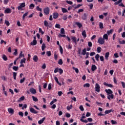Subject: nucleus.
<instances>
[{
  "mask_svg": "<svg viewBox=\"0 0 125 125\" xmlns=\"http://www.w3.org/2000/svg\"><path fill=\"white\" fill-rule=\"evenodd\" d=\"M122 1H123V0H119L118 1L115 2L114 3V4H115V5H118V4H119V3H121Z\"/></svg>",
  "mask_w": 125,
  "mask_h": 125,
  "instance_id": "38",
  "label": "nucleus"
},
{
  "mask_svg": "<svg viewBox=\"0 0 125 125\" xmlns=\"http://www.w3.org/2000/svg\"><path fill=\"white\" fill-rule=\"evenodd\" d=\"M8 112H9V114H11L12 115L14 114V110L11 108L8 109Z\"/></svg>",
  "mask_w": 125,
  "mask_h": 125,
  "instance_id": "8",
  "label": "nucleus"
},
{
  "mask_svg": "<svg viewBox=\"0 0 125 125\" xmlns=\"http://www.w3.org/2000/svg\"><path fill=\"white\" fill-rule=\"evenodd\" d=\"M121 84H122L123 88H125V83L124 82H122Z\"/></svg>",
  "mask_w": 125,
  "mask_h": 125,
  "instance_id": "64",
  "label": "nucleus"
},
{
  "mask_svg": "<svg viewBox=\"0 0 125 125\" xmlns=\"http://www.w3.org/2000/svg\"><path fill=\"white\" fill-rule=\"evenodd\" d=\"M88 45L89 47H91L92 46V43L91 42H88Z\"/></svg>",
  "mask_w": 125,
  "mask_h": 125,
  "instance_id": "63",
  "label": "nucleus"
},
{
  "mask_svg": "<svg viewBox=\"0 0 125 125\" xmlns=\"http://www.w3.org/2000/svg\"><path fill=\"white\" fill-rule=\"evenodd\" d=\"M61 34L64 35L65 34V30L62 28L61 29Z\"/></svg>",
  "mask_w": 125,
  "mask_h": 125,
  "instance_id": "36",
  "label": "nucleus"
},
{
  "mask_svg": "<svg viewBox=\"0 0 125 125\" xmlns=\"http://www.w3.org/2000/svg\"><path fill=\"white\" fill-rule=\"evenodd\" d=\"M29 91L31 92V93H32V94H36V93H37V91L33 88H30Z\"/></svg>",
  "mask_w": 125,
  "mask_h": 125,
  "instance_id": "9",
  "label": "nucleus"
},
{
  "mask_svg": "<svg viewBox=\"0 0 125 125\" xmlns=\"http://www.w3.org/2000/svg\"><path fill=\"white\" fill-rule=\"evenodd\" d=\"M19 69V67L18 66H13V70H14V71H18Z\"/></svg>",
  "mask_w": 125,
  "mask_h": 125,
  "instance_id": "29",
  "label": "nucleus"
},
{
  "mask_svg": "<svg viewBox=\"0 0 125 125\" xmlns=\"http://www.w3.org/2000/svg\"><path fill=\"white\" fill-rule=\"evenodd\" d=\"M46 54L48 55V56H51V52L49 51H47L46 52Z\"/></svg>",
  "mask_w": 125,
  "mask_h": 125,
  "instance_id": "60",
  "label": "nucleus"
},
{
  "mask_svg": "<svg viewBox=\"0 0 125 125\" xmlns=\"http://www.w3.org/2000/svg\"><path fill=\"white\" fill-rule=\"evenodd\" d=\"M97 69V67H96V65L93 64L92 65V67H91V70L93 72H94V71H95V70H96Z\"/></svg>",
  "mask_w": 125,
  "mask_h": 125,
  "instance_id": "16",
  "label": "nucleus"
},
{
  "mask_svg": "<svg viewBox=\"0 0 125 125\" xmlns=\"http://www.w3.org/2000/svg\"><path fill=\"white\" fill-rule=\"evenodd\" d=\"M4 13H11V9H10V8H6L5 10H4Z\"/></svg>",
  "mask_w": 125,
  "mask_h": 125,
  "instance_id": "13",
  "label": "nucleus"
},
{
  "mask_svg": "<svg viewBox=\"0 0 125 125\" xmlns=\"http://www.w3.org/2000/svg\"><path fill=\"white\" fill-rule=\"evenodd\" d=\"M62 11L63 12V13H66V12H68V10L65 8H62Z\"/></svg>",
  "mask_w": 125,
  "mask_h": 125,
  "instance_id": "31",
  "label": "nucleus"
},
{
  "mask_svg": "<svg viewBox=\"0 0 125 125\" xmlns=\"http://www.w3.org/2000/svg\"><path fill=\"white\" fill-rule=\"evenodd\" d=\"M25 80H26V78L25 77L23 78V79H21L20 80V83H23L24 82H25Z\"/></svg>",
  "mask_w": 125,
  "mask_h": 125,
  "instance_id": "50",
  "label": "nucleus"
},
{
  "mask_svg": "<svg viewBox=\"0 0 125 125\" xmlns=\"http://www.w3.org/2000/svg\"><path fill=\"white\" fill-rule=\"evenodd\" d=\"M71 40L72 42H74L75 43H77V38H76L75 37H72L71 38Z\"/></svg>",
  "mask_w": 125,
  "mask_h": 125,
  "instance_id": "20",
  "label": "nucleus"
},
{
  "mask_svg": "<svg viewBox=\"0 0 125 125\" xmlns=\"http://www.w3.org/2000/svg\"><path fill=\"white\" fill-rule=\"evenodd\" d=\"M23 63H26V59L23 58V59H21V64H23Z\"/></svg>",
  "mask_w": 125,
  "mask_h": 125,
  "instance_id": "39",
  "label": "nucleus"
},
{
  "mask_svg": "<svg viewBox=\"0 0 125 125\" xmlns=\"http://www.w3.org/2000/svg\"><path fill=\"white\" fill-rule=\"evenodd\" d=\"M2 58L4 61H7V57L5 55H3Z\"/></svg>",
  "mask_w": 125,
  "mask_h": 125,
  "instance_id": "23",
  "label": "nucleus"
},
{
  "mask_svg": "<svg viewBox=\"0 0 125 125\" xmlns=\"http://www.w3.org/2000/svg\"><path fill=\"white\" fill-rule=\"evenodd\" d=\"M57 52L55 51L54 52V59L55 60H57V58H58V56L57 55Z\"/></svg>",
  "mask_w": 125,
  "mask_h": 125,
  "instance_id": "32",
  "label": "nucleus"
},
{
  "mask_svg": "<svg viewBox=\"0 0 125 125\" xmlns=\"http://www.w3.org/2000/svg\"><path fill=\"white\" fill-rule=\"evenodd\" d=\"M109 55H110V53L109 52H107L105 53V59H106V60H108V57H109Z\"/></svg>",
  "mask_w": 125,
  "mask_h": 125,
  "instance_id": "24",
  "label": "nucleus"
},
{
  "mask_svg": "<svg viewBox=\"0 0 125 125\" xmlns=\"http://www.w3.org/2000/svg\"><path fill=\"white\" fill-rule=\"evenodd\" d=\"M82 19L83 20H86V14L84 13L83 16H82Z\"/></svg>",
  "mask_w": 125,
  "mask_h": 125,
  "instance_id": "35",
  "label": "nucleus"
},
{
  "mask_svg": "<svg viewBox=\"0 0 125 125\" xmlns=\"http://www.w3.org/2000/svg\"><path fill=\"white\" fill-rule=\"evenodd\" d=\"M98 42L100 44H104L105 43V40L102 37H101L99 38Z\"/></svg>",
  "mask_w": 125,
  "mask_h": 125,
  "instance_id": "1",
  "label": "nucleus"
},
{
  "mask_svg": "<svg viewBox=\"0 0 125 125\" xmlns=\"http://www.w3.org/2000/svg\"><path fill=\"white\" fill-rule=\"evenodd\" d=\"M13 78L14 80H16V76H17V73L13 72Z\"/></svg>",
  "mask_w": 125,
  "mask_h": 125,
  "instance_id": "45",
  "label": "nucleus"
},
{
  "mask_svg": "<svg viewBox=\"0 0 125 125\" xmlns=\"http://www.w3.org/2000/svg\"><path fill=\"white\" fill-rule=\"evenodd\" d=\"M32 97L33 101H35V102H38V101H39V100H38V98H37V97H35L34 96H33Z\"/></svg>",
  "mask_w": 125,
  "mask_h": 125,
  "instance_id": "30",
  "label": "nucleus"
},
{
  "mask_svg": "<svg viewBox=\"0 0 125 125\" xmlns=\"http://www.w3.org/2000/svg\"><path fill=\"white\" fill-rule=\"evenodd\" d=\"M111 99H114V94H111L110 95H107V99L111 100Z\"/></svg>",
  "mask_w": 125,
  "mask_h": 125,
  "instance_id": "10",
  "label": "nucleus"
},
{
  "mask_svg": "<svg viewBox=\"0 0 125 125\" xmlns=\"http://www.w3.org/2000/svg\"><path fill=\"white\" fill-rule=\"evenodd\" d=\"M22 53H23V52L21 51V53L19 55V58H21V57H24L25 56L24 54H22Z\"/></svg>",
  "mask_w": 125,
  "mask_h": 125,
  "instance_id": "48",
  "label": "nucleus"
},
{
  "mask_svg": "<svg viewBox=\"0 0 125 125\" xmlns=\"http://www.w3.org/2000/svg\"><path fill=\"white\" fill-rule=\"evenodd\" d=\"M50 11V10L49 9V8L48 7H45L43 9V12L45 13V15H48L49 14V12Z\"/></svg>",
  "mask_w": 125,
  "mask_h": 125,
  "instance_id": "2",
  "label": "nucleus"
},
{
  "mask_svg": "<svg viewBox=\"0 0 125 125\" xmlns=\"http://www.w3.org/2000/svg\"><path fill=\"white\" fill-rule=\"evenodd\" d=\"M66 2H67L68 4H70V5L73 4V2H72V1L66 0Z\"/></svg>",
  "mask_w": 125,
  "mask_h": 125,
  "instance_id": "62",
  "label": "nucleus"
},
{
  "mask_svg": "<svg viewBox=\"0 0 125 125\" xmlns=\"http://www.w3.org/2000/svg\"><path fill=\"white\" fill-rule=\"evenodd\" d=\"M105 92L107 93V95L113 94V91L111 89H105Z\"/></svg>",
  "mask_w": 125,
  "mask_h": 125,
  "instance_id": "5",
  "label": "nucleus"
},
{
  "mask_svg": "<svg viewBox=\"0 0 125 125\" xmlns=\"http://www.w3.org/2000/svg\"><path fill=\"white\" fill-rule=\"evenodd\" d=\"M72 69L75 71L76 74H79V69L76 68L75 67H73Z\"/></svg>",
  "mask_w": 125,
  "mask_h": 125,
  "instance_id": "34",
  "label": "nucleus"
},
{
  "mask_svg": "<svg viewBox=\"0 0 125 125\" xmlns=\"http://www.w3.org/2000/svg\"><path fill=\"white\" fill-rule=\"evenodd\" d=\"M59 72L60 73V75H62V74H63V70L61 68L59 69Z\"/></svg>",
  "mask_w": 125,
  "mask_h": 125,
  "instance_id": "54",
  "label": "nucleus"
},
{
  "mask_svg": "<svg viewBox=\"0 0 125 125\" xmlns=\"http://www.w3.org/2000/svg\"><path fill=\"white\" fill-rule=\"evenodd\" d=\"M99 27L100 29H103V28H104L103 26V23L102 22H100Z\"/></svg>",
  "mask_w": 125,
  "mask_h": 125,
  "instance_id": "49",
  "label": "nucleus"
},
{
  "mask_svg": "<svg viewBox=\"0 0 125 125\" xmlns=\"http://www.w3.org/2000/svg\"><path fill=\"white\" fill-rule=\"evenodd\" d=\"M36 9L38 10V11H40L41 12H42V8H40V6H37Z\"/></svg>",
  "mask_w": 125,
  "mask_h": 125,
  "instance_id": "43",
  "label": "nucleus"
},
{
  "mask_svg": "<svg viewBox=\"0 0 125 125\" xmlns=\"http://www.w3.org/2000/svg\"><path fill=\"white\" fill-rule=\"evenodd\" d=\"M30 111L31 112V113H32L33 114H38V111L35 110L33 107H31L30 108Z\"/></svg>",
  "mask_w": 125,
  "mask_h": 125,
  "instance_id": "6",
  "label": "nucleus"
},
{
  "mask_svg": "<svg viewBox=\"0 0 125 125\" xmlns=\"http://www.w3.org/2000/svg\"><path fill=\"white\" fill-rule=\"evenodd\" d=\"M112 33H113V29L107 31V34L108 35H111L112 34Z\"/></svg>",
  "mask_w": 125,
  "mask_h": 125,
  "instance_id": "47",
  "label": "nucleus"
},
{
  "mask_svg": "<svg viewBox=\"0 0 125 125\" xmlns=\"http://www.w3.org/2000/svg\"><path fill=\"white\" fill-rule=\"evenodd\" d=\"M46 47V46H45V44L44 43H43L42 46V51H43L44 50V49H45Z\"/></svg>",
  "mask_w": 125,
  "mask_h": 125,
  "instance_id": "25",
  "label": "nucleus"
},
{
  "mask_svg": "<svg viewBox=\"0 0 125 125\" xmlns=\"http://www.w3.org/2000/svg\"><path fill=\"white\" fill-rule=\"evenodd\" d=\"M72 107L73 105L71 104L70 106H67L66 109L68 110V111H70V110L72 109Z\"/></svg>",
  "mask_w": 125,
  "mask_h": 125,
  "instance_id": "37",
  "label": "nucleus"
},
{
  "mask_svg": "<svg viewBox=\"0 0 125 125\" xmlns=\"http://www.w3.org/2000/svg\"><path fill=\"white\" fill-rule=\"evenodd\" d=\"M55 102H57V99H54V100L50 103V105H53V104H54V103H55Z\"/></svg>",
  "mask_w": 125,
  "mask_h": 125,
  "instance_id": "26",
  "label": "nucleus"
},
{
  "mask_svg": "<svg viewBox=\"0 0 125 125\" xmlns=\"http://www.w3.org/2000/svg\"><path fill=\"white\" fill-rule=\"evenodd\" d=\"M58 64L59 65H62L63 64V61L61 59L58 62Z\"/></svg>",
  "mask_w": 125,
  "mask_h": 125,
  "instance_id": "44",
  "label": "nucleus"
},
{
  "mask_svg": "<svg viewBox=\"0 0 125 125\" xmlns=\"http://www.w3.org/2000/svg\"><path fill=\"white\" fill-rule=\"evenodd\" d=\"M99 57H100V56H99V54H98L95 56V59L97 60V61H99Z\"/></svg>",
  "mask_w": 125,
  "mask_h": 125,
  "instance_id": "46",
  "label": "nucleus"
},
{
  "mask_svg": "<svg viewBox=\"0 0 125 125\" xmlns=\"http://www.w3.org/2000/svg\"><path fill=\"white\" fill-rule=\"evenodd\" d=\"M76 24L78 25V27H79V28H82L83 27V24H82V23H81L80 22H76Z\"/></svg>",
  "mask_w": 125,
  "mask_h": 125,
  "instance_id": "21",
  "label": "nucleus"
},
{
  "mask_svg": "<svg viewBox=\"0 0 125 125\" xmlns=\"http://www.w3.org/2000/svg\"><path fill=\"white\" fill-rule=\"evenodd\" d=\"M81 122H82L83 123H85V124H87V123L88 122V121L86 120H83L82 119H80Z\"/></svg>",
  "mask_w": 125,
  "mask_h": 125,
  "instance_id": "41",
  "label": "nucleus"
},
{
  "mask_svg": "<svg viewBox=\"0 0 125 125\" xmlns=\"http://www.w3.org/2000/svg\"><path fill=\"white\" fill-rule=\"evenodd\" d=\"M111 122L112 125H117V123L115 121H114V120H111Z\"/></svg>",
  "mask_w": 125,
  "mask_h": 125,
  "instance_id": "59",
  "label": "nucleus"
},
{
  "mask_svg": "<svg viewBox=\"0 0 125 125\" xmlns=\"http://www.w3.org/2000/svg\"><path fill=\"white\" fill-rule=\"evenodd\" d=\"M119 43H120V44H125V41L123 40L122 41H119Z\"/></svg>",
  "mask_w": 125,
  "mask_h": 125,
  "instance_id": "61",
  "label": "nucleus"
},
{
  "mask_svg": "<svg viewBox=\"0 0 125 125\" xmlns=\"http://www.w3.org/2000/svg\"><path fill=\"white\" fill-rule=\"evenodd\" d=\"M60 48L61 54H63V48H62V46H61V45H60Z\"/></svg>",
  "mask_w": 125,
  "mask_h": 125,
  "instance_id": "55",
  "label": "nucleus"
},
{
  "mask_svg": "<svg viewBox=\"0 0 125 125\" xmlns=\"http://www.w3.org/2000/svg\"><path fill=\"white\" fill-rule=\"evenodd\" d=\"M5 24H6V26H9L10 25L9 21H8L7 20L5 21Z\"/></svg>",
  "mask_w": 125,
  "mask_h": 125,
  "instance_id": "52",
  "label": "nucleus"
},
{
  "mask_svg": "<svg viewBox=\"0 0 125 125\" xmlns=\"http://www.w3.org/2000/svg\"><path fill=\"white\" fill-rule=\"evenodd\" d=\"M29 7L30 9H33L34 7H35V4H34L33 3H31L30 5H29Z\"/></svg>",
  "mask_w": 125,
  "mask_h": 125,
  "instance_id": "40",
  "label": "nucleus"
},
{
  "mask_svg": "<svg viewBox=\"0 0 125 125\" xmlns=\"http://www.w3.org/2000/svg\"><path fill=\"white\" fill-rule=\"evenodd\" d=\"M25 6H26L25 3H21V5L18 7V10H20L21 8L25 7Z\"/></svg>",
  "mask_w": 125,
  "mask_h": 125,
  "instance_id": "4",
  "label": "nucleus"
},
{
  "mask_svg": "<svg viewBox=\"0 0 125 125\" xmlns=\"http://www.w3.org/2000/svg\"><path fill=\"white\" fill-rule=\"evenodd\" d=\"M111 112H112V109L106 110L104 113L105 114H107L111 113Z\"/></svg>",
  "mask_w": 125,
  "mask_h": 125,
  "instance_id": "51",
  "label": "nucleus"
},
{
  "mask_svg": "<svg viewBox=\"0 0 125 125\" xmlns=\"http://www.w3.org/2000/svg\"><path fill=\"white\" fill-rule=\"evenodd\" d=\"M37 42L36 40H33L32 42H31V45H36L37 44Z\"/></svg>",
  "mask_w": 125,
  "mask_h": 125,
  "instance_id": "27",
  "label": "nucleus"
},
{
  "mask_svg": "<svg viewBox=\"0 0 125 125\" xmlns=\"http://www.w3.org/2000/svg\"><path fill=\"white\" fill-rule=\"evenodd\" d=\"M58 16H59V14H58V13H54L53 14V17L54 19H57L58 18Z\"/></svg>",
  "mask_w": 125,
  "mask_h": 125,
  "instance_id": "7",
  "label": "nucleus"
},
{
  "mask_svg": "<svg viewBox=\"0 0 125 125\" xmlns=\"http://www.w3.org/2000/svg\"><path fill=\"white\" fill-rule=\"evenodd\" d=\"M83 4H79L77 5V6L75 7L74 8V10H75V9H77V8H79V7H81Z\"/></svg>",
  "mask_w": 125,
  "mask_h": 125,
  "instance_id": "33",
  "label": "nucleus"
},
{
  "mask_svg": "<svg viewBox=\"0 0 125 125\" xmlns=\"http://www.w3.org/2000/svg\"><path fill=\"white\" fill-rule=\"evenodd\" d=\"M79 108L81 110V111H84V109L83 108V106L82 105H80V106L79 107Z\"/></svg>",
  "mask_w": 125,
  "mask_h": 125,
  "instance_id": "57",
  "label": "nucleus"
},
{
  "mask_svg": "<svg viewBox=\"0 0 125 125\" xmlns=\"http://www.w3.org/2000/svg\"><path fill=\"white\" fill-rule=\"evenodd\" d=\"M54 80H55V81L57 82V83H58V84H59V85L61 86L62 84L61 83H59V81H58V78H57V77H55L54 78Z\"/></svg>",
  "mask_w": 125,
  "mask_h": 125,
  "instance_id": "19",
  "label": "nucleus"
},
{
  "mask_svg": "<svg viewBox=\"0 0 125 125\" xmlns=\"http://www.w3.org/2000/svg\"><path fill=\"white\" fill-rule=\"evenodd\" d=\"M95 89V91H97V92H100V85H99V84L97 83H96Z\"/></svg>",
  "mask_w": 125,
  "mask_h": 125,
  "instance_id": "3",
  "label": "nucleus"
},
{
  "mask_svg": "<svg viewBox=\"0 0 125 125\" xmlns=\"http://www.w3.org/2000/svg\"><path fill=\"white\" fill-rule=\"evenodd\" d=\"M82 35L83 37V38H86V32L85 31V30H83L82 32Z\"/></svg>",
  "mask_w": 125,
  "mask_h": 125,
  "instance_id": "18",
  "label": "nucleus"
},
{
  "mask_svg": "<svg viewBox=\"0 0 125 125\" xmlns=\"http://www.w3.org/2000/svg\"><path fill=\"white\" fill-rule=\"evenodd\" d=\"M55 28H57L58 29H60V28H61V27H60V24H56V25H55Z\"/></svg>",
  "mask_w": 125,
  "mask_h": 125,
  "instance_id": "58",
  "label": "nucleus"
},
{
  "mask_svg": "<svg viewBox=\"0 0 125 125\" xmlns=\"http://www.w3.org/2000/svg\"><path fill=\"white\" fill-rule=\"evenodd\" d=\"M28 12H26L24 14V15L22 16V19L24 20L25 19V17H26V16H27L28 15Z\"/></svg>",
  "mask_w": 125,
  "mask_h": 125,
  "instance_id": "53",
  "label": "nucleus"
},
{
  "mask_svg": "<svg viewBox=\"0 0 125 125\" xmlns=\"http://www.w3.org/2000/svg\"><path fill=\"white\" fill-rule=\"evenodd\" d=\"M45 120V117H43L42 120L38 121L39 125H42L44 122V120Z\"/></svg>",
  "mask_w": 125,
  "mask_h": 125,
  "instance_id": "15",
  "label": "nucleus"
},
{
  "mask_svg": "<svg viewBox=\"0 0 125 125\" xmlns=\"http://www.w3.org/2000/svg\"><path fill=\"white\" fill-rule=\"evenodd\" d=\"M25 100V97L24 96H22L21 97L19 100H18V102L19 103H20V102H21V101H24V100Z\"/></svg>",
  "mask_w": 125,
  "mask_h": 125,
  "instance_id": "17",
  "label": "nucleus"
},
{
  "mask_svg": "<svg viewBox=\"0 0 125 125\" xmlns=\"http://www.w3.org/2000/svg\"><path fill=\"white\" fill-rule=\"evenodd\" d=\"M90 86V84L88 83H86L83 85L84 87H89Z\"/></svg>",
  "mask_w": 125,
  "mask_h": 125,
  "instance_id": "42",
  "label": "nucleus"
},
{
  "mask_svg": "<svg viewBox=\"0 0 125 125\" xmlns=\"http://www.w3.org/2000/svg\"><path fill=\"white\" fill-rule=\"evenodd\" d=\"M103 39L104 41H105V40H108V35L107 34H105L104 35Z\"/></svg>",
  "mask_w": 125,
  "mask_h": 125,
  "instance_id": "22",
  "label": "nucleus"
},
{
  "mask_svg": "<svg viewBox=\"0 0 125 125\" xmlns=\"http://www.w3.org/2000/svg\"><path fill=\"white\" fill-rule=\"evenodd\" d=\"M97 52H98V53H100V52H101V47H98Z\"/></svg>",
  "mask_w": 125,
  "mask_h": 125,
  "instance_id": "56",
  "label": "nucleus"
},
{
  "mask_svg": "<svg viewBox=\"0 0 125 125\" xmlns=\"http://www.w3.org/2000/svg\"><path fill=\"white\" fill-rule=\"evenodd\" d=\"M86 53V49L84 48L83 50L82 51V55H85Z\"/></svg>",
  "mask_w": 125,
  "mask_h": 125,
  "instance_id": "28",
  "label": "nucleus"
},
{
  "mask_svg": "<svg viewBox=\"0 0 125 125\" xmlns=\"http://www.w3.org/2000/svg\"><path fill=\"white\" fill-rule=\"evenodd\" d=\"M44 25L46 27H49V28H51V27H52L51 24H50V25H48V22H47V21H44Z\"/></svg>",
  "mask_w": 125,
  "mask_h": 125,
  "instance_id": "11",
  "label": "nucleus"
},
{
  "mask_svg": "<svg viewBox=\"0 0 125 125\" xmlns=\"http://www.w3.org/2000/svg\"><path fill=\"white\" fill-rule=\"evenodd\" d=\"M104 85H105V86H108V87H113L112 84H108V83H106V82H104Z\"/></svg>",
  "mask_w": 125,
  "mask_h": 125,
  "instance_id": "14",
  "label": "nucleus"
},
{
  "mask_svg": "<svg viewBox=\"0 0 125 125\" xmlns=\"http://www.w3.org/2000/svg\"><path fill=\"white\" fill-rule=\"evenodd\" d=\"M33 60H34L35 62H38V61H39V58L38 57V56L35 55L33 57Z\"/></svg>",
  "mask_w": 125,
  "mask_h": 125,
  "instance_id": "12",
  "label": "nucleus"
}]
</instances>
